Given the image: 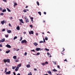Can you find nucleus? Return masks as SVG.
Returning <instances> with one entry per match:
<instances>
[{
    "label": "nucleus",
    "instance_id": "24",
    "mask_svg": "<svg viewBox=\"0 0 75 75\" xmlns=\"http://www.w3.org/2000/svg\"><path fill=\"white\" fill-rule=\"evenodd\" d=\"M6 9H3L2 10V12L3 13H4V12H6Z\"/></svg>",
    "mask_w": 75,
    "mask_h": 75
},
{
    "label": "nucleus",
    "instance_id": "46",
    "mask_svg": "<svg viewBox=\"0 0 75 75\" xmlns=\"http://www.w3.org/2000/svg\"><path fill=\"white\" fill-rule=\"evenodd\" d=\"M12 69H15L14 67L13 66L12 67Z\"/></svg>",
    "mask_w": 75,
    "mask_h": 75
},
{
    "label": "nucleus",
    "instance_id": "51",
    "mask_svg": "<svg viewBox=\"0 0 75 75\" xmlns=\"http://www.w3.org/2000/svg\"><path fill=\"white\" fill-rule=\"evenodd\" d=\"M57 68H60V67H59V65L57 66Z\"/></svg>",
    "mask_w": 75,
    "mask_h": 75
},
{
    "label": "nucleus",
    "instance_id": "45",
    "mask_svg": "<svg viewBox=\"0 0 75 75\" xmlns=\"http://www.w3.org/2000/svg\"><path fill=\"white\" fill-rule=\"evenodd\" d=\"M43 42H45V39H44V38H43Z\"/></svg>",
    "mask_w": 75,
    "mask_h": 75
},
{
    "label": "nucleus",
    "instance_id": "52",
    "mask_svg": "<svg viewBox=\"0 0 75 75\" xmlns=\"http://www.w3.org/2000/svg\"><path fill=\"white\" fill-rule=\"evenodd\" d=\"M44 14H47V13H46V12H44Z\"/></svg>",
    "mask_w": 75,
    "mask_h": 75
},
{
    "label": "nucleus",
    "instance_id": "16",
    "mask_svg": "<svg viewBox=\"0 0 75 75\" xmlns=\"http://www.w3.org/2000/svg\"><path fill=\"white\" fill-rule=\"evenodd\" d=\"M20 26H18L17 27H16V29L17 30H20Z\"/></svg>",
    "mask_w": 75,
    "mask_h": 75
},
{
    "label": "nucleus",
    "instance_id": "56",
    "mask_svg": "<svg viewBox=\"0 0 75 75\" xmlns=\"http://www.w3.org/2000/svg\"><path fill=\"white\" fill-rule=\"evenodd\" d=\"M19 49H17V50H16V51H19Z\"/></svg>",
    "mask_w": 75,
    "mask_h": 75
},
{
    "label": "nucleus",
    "instance_id": "4",
    "mask_svg": "<svg viewBox=\"0 0 75 75\" xmlns=\"http://www.w3.org/2000/svg\"><path fill=\"white\" fill-rule=\"evenodd\" d=\"M10 73H11V71H9L8 72L7 71L6 73L5 74H6V75H10Z\"/></svg>",
    "mask_w": 75,
    "mask_h": 75
},
{
    "label": "nucleus",
    "instance_id": "21",
    "mask_svg": "<svg viewBox=\"0 0 75 75\" xmlns=\"http://www.w3.org/2000/svg\"><path fill=\"white\" fill-rule=\"evenodd\" d=\"M36 3L38 6H40V3H39L38 1H37Z\"/></svg>",
    "mask_w": 75,
    "mask_h": 75
},
{
    "label": "nucleus",
    "instance_id": "55",
    "mask_svg": "<svg viewBox=\"0 0 75 75\" xmlns=\"http://www.w3.org/2000/svg\"><path fill=\"white\" fill-rule=\"evenodd\" d=\"M63 50H62V52H64V51H65V49L64 48H63Z\"/></svg>",
    "mask_w": 75,
    "mask_h": 75
},
{
    "label": "nucleus",
    "instance_id": "42",
    "mask_svg": "<svg viewBox=\"0 0 75 75\" xmlns=\"http://www.w3.org/2000/svg\"><path fill=\"white\" fill-rule=\"evenodd\" d=\"M27 52H25L24 54V55L25 56H26V55H27Z\"/></svg>",
    "mask_w": 75,
    "mask_h": 75
},
{
    "label": "nucleus",
    "instance_id": "33",
    "mask_svg": "<svg viewBox=\"0 0 75 75\" xmlns=\"http://www.w3.org/2000/svg\"><path fill=\"white\" fill-rule=\"evenodd\" d=\"M40 53L38 52L37 53L36 55H40Z\"/></svg>",
    "mask_w": 75,
    "mask_h": 75
},
{
    "label": "nucleus",
    "instance_id": "15",
    "mask_svg": "<svg viewBox=\"0 0 75 75\" xmlns=\"http://www.w3.org/2000/svg\"><path fill=\"white\" fill-rule=\"evenodd\" d=\"M1 23L2 24V25H3L4 24V20L3 21H2L1 22Z\"/></svg>",
    "mask_w": 75,
    "mask_h": 75
},
{
    "label": "nucleus",
    "instance_id": "32",
    "mask_svg": "<svg viewBox=\"0 0 75 75\" xmlns=\"http://www.w3.org/2000/svg\"><path fill=\"white\" fill-rule=\"evenodd\" d=\"M28 75H32V74H31V72H29V73L28 74Z\"/></svg>",
    "mask_w": 75,
    "mask_h": 75
},
{
    "label": "nucleus",
    "instance_id": "18",
    "mask_svg": "<svg viewBox=\"0 0 75 75\" xmlns=\"http://www.w3.org/2000/svg\"><path fill=\"white\" fill-rule=\"evenodd\" d=\"M10 52V50H8V51H6V53L7 54H8V53H9Z\"/></svg>",
    "mask_w": 75,
    "mask_h": 75
},
{
    "label": "nucleus",
    "instance_id": "41",
    "mask_svg": "<svg viewBox=\"0 0 75 75\" xmlns=\"http://www.w3.org/2000/svg\"><path fill=\"white\" fill-rule=\"evenodd\" d=\"M39 42L40 43V44H41V43H43V42L42 41H40Z\"/></svg>",
    "mask_w": 75,
    "mask_h": 75
},
{
    "label": "nucleus",
    "instance_id": "64",
    "mask_svg": "<svg viewBox=\"0 0 75 75\" xmlns=\"http://www.w3.org/2000/svg\"><path fill=\"white\" fill-rule=\"evenodd\" d=\"M17 75H20V74L19 73H18Z\"/></svg>",
    "mask_w": 75,
    "mask_h": 75
},
{
    "label": "nucleus",
    "instance_id": "36",
    "mask_svg": "<svg viewBox=\"0 0 75 75\" xmlns=\"http://www.w3.org/2000/svg\"><path fill=\"white\" fill-rule=\"evenodd\" d=\"M21 64H19L18 65V67H21Z\"/></svg>",
    "mask_w": 75,
    "mask_h": 75
},
{
    "label": "nucleus",
    "instance_id": "25",
    "mask_svg": "<svg viewBox=\"0 0 75 75\" xmlns=\"http://www.w3.org/2000/svg\"><path fill=\"white\" fill-rule=\"evenodd\" d=\"M23 11L24 13H26L27 12V9H24Z\"/></svg>",
    "mask_w": 75,
    "mask_h": 75
},
{
    "label": "nucleus",
    "instance_id": "60",
    "mask_svg": "<svg viewBox=\"0 0 75 75\" xmlns=\"http://www.w3.org/2000/svg\"><path fill=\"white\" fill-rule=\"evenodd\" d=\"M10 19H11V20H12L13 19V18L12 17H11L10 18Z\"/></svg>",
    "mask_w": 75,
    "mask_h": 75
},
{
    "label": "nucleus",
    "instance_id": "17",
    "mask_svg": "<svg viewBox=\"0 0 75 75\" xmlns=\"http://www.w3.org/2000/svg\"><path fill=\"white\" fill-rule=\"evenodd\" d=\"M13 59H17V56H14L13 57Z\"/></svg>",
    "mask_w": 75,
    "mask_h": 75
},
{
    "label": "nucleus",
    "instance_id": "5",
    "mask_svg": "<svg viewBox=\"0 0 75 75\" xmlns=\"http://www.w3.org/2000/svg\"><path fill=\"white\" fill-rule=\"evenodd\" d=\"M29 34H34V31H30V32L29 31Z\"/></svg>",
    "mask_w": 75,
    "mask_h": 75
},
{
    "label": "nucleus",
    "instance_id": "19",
    "mask_svg": "<svg viewBox=\"0 0 75 75\" xmlns=\"http://www.w3.org/2000/svg\"><path fill=\"white\" fill-rule=\"evenodd\" d=\"M34 44L35 45V46H37V45H38V44L35 42L34 43Z\"/></svg>",
    "mask_w": 75,
    "mask_h": 75
},
{
    "label": "nucleus",
    "instance_id": "34",
    "mask_svg": "<svg viewBox=\"0 0 75 75\" xmlns=\"http://www.w3.org/2000/svg\"><path fill=\"white\" fill-rule=\"evenodd\" d=\"M45 50L46 51H50V50H49L48 49H47V48H46Z\"/></svg>",
    "mask_w": 75,
    "mask_h": 75
},
{
    "label": "nucleus",
    "instance_id": "48",
    "mask_svg": "<svg viewBox=\"0 0 75 75\" xmlns=\"http://www.w3.org/2000/svg\"><path fill=\"white\" fill-rule=\"evenodd\" d=\"M30 27L31 28H33V25H30Z\"/></svg>",
    "mask_w": 75,
    "mask_h": 75
},
{
    "label": "nucleus",
    "instance_id": "47",
    "mask_svg": "<svg viewBox=\"0 0 75 75\" xmlns=\"http://www.w3.org/2000/svg\"><path fill=\"white\" fill-rule=\"evenodd\" d=\"M0 47H3V46H2L1 44H0Z\"/></svg>",
    "mask_w": 75,
    "mask_h": 75
},
{
    "label": "nucleus",
    "instance_id": "11",
    "mask_svg": "<svg viewBox=\"0 0 75 75\" xmlns=\"http://www.w3.org/2000/svg\"><path fill=\"white\" fill-rule=\"evenodd\" d=\"M48 73V74H50V75H52V73L51 72V71H49L48 72H47Z\"/></svg>",
    "mask_w": 75,
    "mask_h": 75
},
{
    "label": "nucleus",
    "instance_id": "37",
    "mask_svg": "<svg viewBox=\"0 0 75 75\" xmlns=\"http://www.w3.org/2000/svg\"><path fill=\"white\" fill-rule=\"evenodd\" d=\"M14 5H15V6H17V4L16 2H15L14 3Z\"/></svg>",
    "mask_w": 75,
    "mask_h": 75
},
{
    "label": "nucleus",
    "instance_id": "58",
    "mask_svg": "<svg viewBox=\"0 0 75 75\" xmlns=\"http://www.w3.org/2000/svg\"><path fill=\"white\" fill-rule=\"evenodd\" d=\"M3 9H2V8H0V10H2Z\"/></svg>",
    "mask_w": 75,
    "mask_h": 75
},
{
    "label": "nucleus",
    "instance_id": "53",
    "mask_svg": "<svg viewBox=\"0 0 75 75\" xmlns=\"http://www.w3.org/2000/svg\"><path fill=\"white\" fill-rule=\"evenodd\" d=\"M64 61H66V62H67V59H66L65 60H64Z\"/></svg>",
    "mask_w": 75,
    "mask_h": 75
},
{
    "label": "nucleus",
    "instance_id": "27",
    "mask_svg": "<svg viewBox=\"0 0 75 75\" xmlns=\"http://www.w3.org/2000/svg\"><path fill=\"white\" fill-rule=\"evenodd\" d=\"M17 37L15 36L13 38V40H16V39H17Z\"/></svg>",
    "mask_w": 75,
    "mask_h": 75
},
{
    "label": "nucleus",
    "instance_id": "9",
    "mask_svg": "<svg viewBox=\"0 0 75 75\" xmlns=\"http://www.w3.org/2000/svg\"><path fill=\"white\" fill-rule=\"evenodd\" d=\"M19 20L21 22V23H22L24 24V22L23 21V19H19Z\"/></svg>",
    "mask_w": 75,
    "mask_h": 75
},
{
    "label": "nucleus",
    "instance_id": "54",
    "mask_svg": "<svg viewBox=\"0 0 75 75\" xmlns=\"http://www.w3.org/2000/svg\"><path fill=\"white\" fill-rule=\"evenodd\" d=\"M3 1L4 2H6L7 1V0H3Z\"/></svg>",
    "mask_w": 75,
    "mask_h": 75
},
{
    "label": "nucleus",
    "instance_id": "29",
    "mask_svg": "<svg viewBox=\"0 0 75 75\" xmlns=\"http://www.w3.org/2000/svg\"><path fill=\"white\" fill-rule=\"evenodd\" d=\"M41 65H43V66H44V65H45V63H41Z\"/></svg>",
    "mask_w": 75,
    "mask_h": 75
},
{
    "label": "nucleus",
    "instance_id": "13",
    "mask_svg": "<svg viewBox=\"0 0 75 75\" xmlns=\"http://www.w3.org/2000/svg\"><path fill=\"white\" fill-rule=\"evenodd\" d=\"M7 32L8 33H11V31L10 30H8L7 31Z\"/></svg>",
    "mask_w": 75,
    "mask_h": 75
},
{
    "label": "nucleus",
    "instance_id": "49",
    "mask_svg": "<svg viewBox=\"0 0 75 75\" xmlns=\"http://www.w3.org/2000/svg\"><path fill=\"white\" fill-rule=\"evenodd\" d=\"M13 74L14 75H16V73L15 72H13Z\"/></svg>",
    "mask_w": 75,
    "mask_h": 75
},
{
    "label": "nucleus",
    "instance_id": "44",
    "mask_svg": "<svg viewBox=\"0 0 75 75\" xmlns=\"http://www.w3.org/2000/svg\"><path fill=\"white\" fill-rule=\"evenodd\" d=\"M16 61V62H18V61H19L18 59L16 60V61Z\"/></svg>",
    "mask_w": 75,
    "mask_h": 75
},
{
    "label": "nucleus",
    "instance_id": "43",
    "mask_svg": "<svg viewBox=\"0 0 75 75\" xmlns=\"http://www.w3.org/2000/svg\"><path fill=\"white\" fill-rule=\"evenodd\" d=\"M6 30L5 29H3L2 30V31H5Z\"/></svg>",
    "mask_w": 75,
    "mask_h": 75
},
{
    "label": "nucleus",
    "instance_id": "1",
    "mask_svg": "<svg viewBox=\"0 0 75 75\" xmlns=\"http://www.w3.org/2000/svg\"><path fill=\"white\" fill-rule=\"evenodd\" d=\"M4 63H6V62H7L8 63H10V60L8 59H4Z\"/></svg>",
    "mask_w": 75,
    "mask_h": 75
},
{
    "label": "nucleus",
    "instance_id": "10",
    "mask_svg": "<svg viewBox=\"0 0 75 75\" xmlns=\"http://www.w3.org/2000/svg\"><path fill=\"white\" fill-rule=\"evenodd\" d=\"M19 69V67H17L15 69V71H18V70Z\"/></svg>",
    "mask_w": 75,
    "mask_h": 75
},
{
    "label": "nucleus",
    "instance_id": "7",
    "mask_svg": "<svg viewBox=\"0 0 75 75\" xmlns=\"http://www.w3.org/2000/svg\"><path fill=\"white\" fill-rule=\"evenodd\" d=\"M6 47H7V48H11V46L8 44H7V45H6Z\"/></svg>",
    "mask_w": 75,
    "mask_h": 75
},
{
    "label": "nucleus",
    "instance_id": "23",
    "mask_svg": "<svg viewBox=\"0 0 75 75\" xmlns=\"http://www.w3.org/2000/svg\"><path fill=\"white\" fill-rule=\"evenodd\" d=\"M7 10L9 12H11V10H10L8 8H7Z\"/></svg>",
    "mask_w": 75,
    "mask_h": 75
},
{
    "label": "nucleus",
    "instance_id": "2",
    "mask_svg": "<svg viewBox=\"0 0 75 75\" xmlns=\"http://www.w3.org/2000/svg\"><path fill=\"white\" fill-rule=\"evenodd\" d=\"M27 41L25 40H23L21 41V43L22 44H24V43H27Z\"/></svg>",
    "mask_w": 75,
    "mask_h": 75
},
{
    "label": "nucleus",
    "instance_id": "31",
    "mask_svg": "<svg viewBox=\"0 0 75 75\" xmlns=\"http://www.w3.org/2000/svg\"><path fill=\"white\" fill-rule=\"evenodd\" d=\"M22 40H23V37H21V39L20 40V41H21Z\"/></svg>",
    "mask_w": 75,
    "mask_h": 75
},
{
    "label": "nucleus",
    "instance_id": "50",
    "mask_svg": "<svg viewBox=\"0 0 75 75\" xmlns=\"http://www.w3.org/2000/svg\"><path fill=\"white\" fill-rule=\"evenodd\" d=\"M34 69V71H37V69Z\"/></svg>",
    "mask_w": 75,
    "mask_h": 75
},
{
    "label": "nucleus",
    "instance_id": "38",
    "mask_svg": "<svg viewBox=\"0 0 75 75\" xmlns=\"http://www.w3.org/2000/svg\"><path fill=\"white\" fill-rule=\"evenodd\" d=\"M31 51H33V52H35V50H31Z\"/></svg>",
    "mask_w": 75,
    "mask_h": 75
},
{
    "label": "nucleus",
    "instance_id": "22",
    "mask_svg": "<svg viewBox=\"0 0 75 75\" xmlns=\"http://www.w3.org/2000/svg\"><path fill=\"white\" fill-rule=\"evenodd\" d=\"M38 14H39L40 16H41V12H38Z\"/></svg>",
    "mask_w": 75,
    "mask_h": 75
},
{
    "label": "nucleus",
    "instance_id": "30",
    "mask_svg": "<svg viewBox=\"0 0 75 75\" xmlns=\"http://www.w3.org/2000/svg\"><path fill=\"white\" fill-rule=\"evenodd\" d=\"M53 63L54 65H56L57 62H53Z\"/></svg>",
    "mask_w": 75,
    "mask_h": 75
},
{
    "label": "nucleus",
    "instance_id": "63",
    "mask_svg": "<svg viewBox=\"0 0 75 75\" xmlns=\"http://www.w3.org/2000/svg\"><path fill=\"white\" fill-rule=\"evenodd\" d=\"M36 35H38V33H36Z\"/></svg>",
    "mask_w": 75,
    "mask_h": 75
},
{
    "label": "nucleus",
    "instance_id": "59",
    "mask_svg": "<svg viewBox=\"0 0 75 75\" xmlns=\"http://www.w3.org/2000/svg\"><path fill=\"white\" fill-rule=\"evenodd\" d=\"M30 18L31 19V20H33V17H31Z\"/></svg>",
    "mask_w": 75,
    "mask_h": 75
},
{
    "label": "nucleus",
    "instance_id": "61",
    "mask_svg": "<svg viewBox=\"0 0 75 75\" xmlns=\"http://www.w3.org/2000/svg\"><path fill=\"white\" fill-rule=\"evenodd\" d=\"M43 23H45V21H43Z\"/></svg>",
    "mask_w": 75,
    "mask_h": 75
},
{
    "label": "nucleus",
    "instance_id": "20",
    "mask_svg": "<svg viewBox=\"0 0 75 75\" xmlns=\"http://www.w3.org/2000/svg\"><path fill=\"white\" fill-rule=\"evenodd\" d=\"M53 72H57V70H56L55 69H53L52 70Z\"/></svg>",
    "mask_w": 75,
    "mask_h": 75
},
{
    "label": "nucleus",
    "instance_id": "3",
    "mask_svg": "<svg viewBox=\"0 0 75 75\" xmlns=\"http://www.w3.org/2000/svg\"><path fill=\"white\" fill-rule=\"evenodd\" d=\"M25 21L26 22V23H28V22H29V21L28 20V18H27V17H25Z\"/></svg>",
    "mask_w": 75,
    "mask_h": 75
},
{
    "label": "nucleus",
    "instance_id": "12",
    "mask_svg": "<svg viewBox=\"0 0 75 75\" xmlns=\"http://www.w3.org/2000/svg\"><path fill=\"white\" fill-rule=\"evenodd\" d=\"M47 54L48 55V56H49V57H51V54L47 52Z\"/></svg>",
    "mask_w": 75,
    "mask_h": 75
},
{
    "label": "nucleus",
    "instance_id": "39",
    "mask_svg": "<svg viewBox=\"0 0 75 75\" xmlns=\"http://www.w3.org/2000/svg\"><path fill=\"white\" fill-rule=\"evenodd\" d=\"M45 64H48V63L47 62H46L45 63Z\"/></svg>",
    "mask_w": 75,
    "mask_h": 75
},
{
    "label": "nucleus",
    "instance_id": "8",
    "mask_svg": "<svg viewBox=\"0 0 75 75\" xmlns=\"http://www.w3.org/2000/svg\"><path fill=\"white\" fill-rule=\"evenodd\" d=\"M41 49L40 48H36L35 50L36 51H38L39 50H40Z\"/></svg>",
    "mask_w": 75,
    "mask_h": 75
},
{
    "label": "nucleus",
    "instance_id": "62",
    "mask_svg": "<svg viewBox=\"0 0 75 75\" xmlns=\"http://www.w3.org/2000/svg\"><path fill=\"white\" fill-rule=\"evenodd\" d=\"M23 34H26V32H23Z\"/></svg>",
    "mask_w": 75,
    "mask_h": 75
},
{
    "label": "nucleus",
    "instance_id": "35",
    "mask_svg": "<svg viewBox=\"0 0 75 75\" xmlns=\"http://www.w3.org/2000/svg\"><path fill=\"white\" fill-rule=\"evenodd\" d=\"M5 36L6 38H8V35H5Z\"/></svg>",
    "mask_w": 75,
    "mask_h": 75
},
{
    "label": "nucleus",
    "instance_id": "14",
    "mask_svg": "<svg viewBox=\"0 0 75 75\" xmlns=\"http://www.w3.org/2000/svg\"><path fill=\"white\" fill-rule=\"evenodd\" d=\"M26 67L27 68H30L31 67L30 66V65L28 64L26 65Z\"/></svg>",
    "mask_w": 75,
    "mask_h": 75
},
{
    "label": "nucleus",
    "instance_id": "28",
    "mask_svg": "<svg viewBox=\"0 0 75 75\" xmlns=\"http://www.w3.org/2000/svg\"><path fill=\"white\" fill-rule=\"evenodd\" d=\"M45 40H48V38L47 37H45Z\"/></svg>",
    "mask_w": 75,
    "mask_h": 75
},
{
    "label": "nucleus",
    "instance_id": "40",
    "mask_svg": "<svg viewBox=\"0 0 75 75\" xmlns=\"http://www.w3.org/2000/svg\"><path fill=\"white\" fill-rule=\"evenodd\" d=\"M4 13H1L0 14V16H3V15H4Z\"/></svg>",
    "mask_w": 75,
    "mask_h": 75
},
{
    "label": "nucleus",
    "instance_id": "57",
    "mask_svg": "<svg viewBox=\"0 0 75 75\" xmlns=\"http://www.w3.org/2000/svg\"><path fill=\"white\" fill-rule=\"evenodd\" d=\"M11 24L10 23L9 24V26H11Z\"/></svg>",
    "mask_w": 75,
    "mask_h": 75
},
{
    "label": "nucleus",
    "instance_id": "6",
    "mask_svg": "<svg viewBox=\"0 0 75 75\" xmlns=\"http://www.w3.org/2000/svg\"><path fill=\"white\" fill-rule=\"evenodd\" d=\"M4 41H5V38H3L2 39V40H0V42H3Z\"/></svg>",
    "mask_w": 75,
    "mask_h": 75
},
{
    "label": "nucleus",
    "instance_id": "26",
    "mask_svg": "<svg viewBox=\"0 0 75 75\" xmlns=\"http://www.w3.org/2000/svg\"><path fill=\"white\" fill-rule=\"evenodd\" d=\"M7 71V68H6L4 72L5 73H6V72Z\"/></svg>",
    "mask_w": 75,
    "mask_h": 75
}]
</instances>
